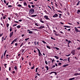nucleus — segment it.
<instances>
[{"label":"nucleus","mask_w":80,"mask_h":80,"mask_svg":"<svg viewBox=\"0 0 80 80\" xmlns=\"http://www.w3.org/2000/svg\"><path fill=\"white\" fill-rule=\"evenodd\" d=\"M34 12L35 10L33 8H31L29 10V15H32V14H33V13H34Z\"/></svg>","instance_id":"1"},{"label":"nucleus","mask_w":80,"mask_h":80,"mask_svg":"<svg viewBox=\"0 0 80 80\" xmlns=\"http://www.w3.org/2000/svg\"><path fill=\"white\" fill-rule=\"evenodd\" d=\"M52 17H53V18H55V17L57 18L58 17V15L57 13H55V14L53 16H52Z\"/></svg>","instance_id":"2"},{"label":"nucleus","mask_w":80,"mask_h":80,"mask_svg":"<svg viewBox=\"0 0 80 80\" xmlns=\"http://www.w3.org/2000/svg\"><path fill=\"white\" fill-rule=\"evenodd\" d=\"M48 17V16L47 15H45L44 16V18H45V19H46V20H50V19H49V18Z\"/></svg>","instance_id":"3"},{"label":"nucleus","mask_w":80,"mask_h":80,"mask_svg":"<svg viewBox=\"0 0 80 80\" xmlns=\"http://www.w3.org/2000/svg\"><path fill=\"white\" fill-rule=\"evenodd\" d=\"M13 32H10L9 34V37L11 38L12 36H13Z\"/></svg>","instance_id":"4"},{"label":"nucleus","mask_w":80,"mask_h":80,"mask_svg":"<svg viewBox=\"0 0 80 80\" xmlns=\"http://www.w3.org/2000/svg\"><path fill=\"white\" fill-rule=\"evenodd\" d=\"M74 28H75V31L76 32H80V30H78L77 27Z\"/></svg>","instance_id":"5"},{"label":"nucleus","mask_w":80,"mask_h":80,"mask_svg":"<svg viewBox=\"0 0 80 80\" xmlns=\"http://www.w3.org/2000/svg\"><path fill=\"white\" fill-rule=\"evenodd\" d=\"M27 32H28V33H30V34H32L33 33L32 31L30 30L29 29H28L27 30Z\"/></svg>","instance_id":"6"},{"label":"nucleus","mask_w":80,"mask_h":80,"mask_svg":"<svg viewBox=\"0 0 80 80\" xmlns=\"http://www.w3.org/2000/svg\"><path fill=\"white\" fill-rule=\"evenodd\" d=\"M54 34L56 36H60V34H59V33H58V32H54Z\"/></svg>","instance_id":"7"},{"label":"nucleus","mask_w":80,"mask_h":80,"mask_svg":"<svg viewBox=\"0 0 80 80\" xmlns=\"http://www.w3.org/2000/svg\"><path fill=\"white\" fill-rule=\"evenodd\" d=\"M44 28V26H41L39 28V30H42V28Z\"/></svg>","instance_id":"8"},{"label":"nucleus","mask_w":80,"mask_h":80,"mask_svg":"<svg viewBox=\"0 0 80 80\" xmlns=\"http://www.w3.org/2000/svg\"><path fill=\"white\" fill-rule=\"evenodd\" d=\"M7 50H6L4 53V56H3L4 58H5V55L6 53H7Z\"/></svg>","instance_id":"9"},{"label":"nucleus","mask_w":80,"mask_h":80,"mask_svg":"<svg viewBox=\"0 0 80 80\" xmlns=\"http://www.w3.org/2000/svg\"><path fill=\"white\" fill-rule=\"evenodd\" d=\"M38 16V15L36 14L35 15H32L31 16V17H37Z\"/></svg>","instance_id":"10"},{"label":"nucleus","mask_w":80,"mask_h":80,"mask_svg":"<svg viewBox=\"0 0 80 80\" xmlns=\"http://www.w3.org/2000/svg\"><path fill=\"white\" fill-rule=\"evenodd\" d=\"M23 5L24 6H26V7L27 6V4L26 2H23Z\"/></svg>","instance_id":"11"},{"label":"nucleus","mask_w":80,"mask_h":80,"mask_svg":"<svg viewBox=\"0 0 80 80\" xmlns=\"http://www.w3.org/2000/svg\"><path fill=\"white\" fill-rule=\"evenodd\" d=\"M40 21L42 23H44V22H43V20H42V18L40 19Z\"/></svg>","instance_id":"12"},{"label":"nucleus","mask_w":80,"mask_h":80,"mask_svg":"<svg viewBox=\"0 0 80 80\" xmlns=\"http://www.w3.org/2000/svg\"><path fill=\"white\" fill-rule=\"evenodd\" d=\"M53 48H55V49H56V50H59V48L57 47H53Z\"/></svg>","instance_id":"13"},{"label":"nucleus","mask_w":80,"mask_h":80,"mask_svg":"<svg viewBox=\"0 0 80 80\" xmlns=\"http://www.w3.org/2000/svg\"><path fill=\"white\" fill-rule=\"evenodd\" d=\"M68 66V64L64 65H63L62 66V67H64V68H65V67H67Z\"/></svg>","instance_id":"14"},{"label":"nucleus","mask_w":80,"mask_h":80,"mask_svg":"<svg viewBox=\"0 0 80 80\" xmlns=\"http://www.w3.org/2000/svg\"><path fill=\"white\" fill-rule=\"evenodd\" d=\"M58 14L59 15V18H61V17H62V14L60 13H58Z\"/></svg>","instance_id":"15"},{"label":"nucleus","mask_w":80,"mask_h":80,"mask_svg":"<svg viewBox=\"0 0 80 80\" xmlns=\"http://www.w3.org/2000/svg\"><path fill=\"white\" fill-rule=\"evenodd\" d=\"M14 69L16 71L17 70H18V68H17V66H15L14 67Z\"/></svg>","instance_id":"16"},{"label":"nucleus","mask_w":80,"mask_h":80,"mask_svg":"<svg viewBox=\"0 0 80 80\" xmlns=\"http://www.w3.org/2000/svg\"><path fill=\"white\" fill-rule=\"evenodd\" d=\"M64 27H66V28H71V27L68 26H64Z\"/></svg>","instance_id":"17"},{"label":"nucleus","mask_w":80,"mask_h":80,"mask_svg":"<svg viewBox=\"0 0 80 80\" xmlns=\"http://www.w3.org/2000/svg\"><path fill=\"white\" fill-rule=\"evenodd\" d=\"M47 47L48 48V49H51V48L50 46H48L47 45H46Z\"/></svg>","instance_id":"18"},{"label":"nucleus","mask_w":80,"mask_h":80,"mask_svg":"<svg viewBox=\"0 0 80 80\" xmlns=\"http://www.w3.org/2000/svg\"><path fill=\"white\" fill-rule=\"evenodd\" d=\"M38 53L39 56L41 57V55H42V53H41V52H39Z\"/></svg>","instance_id":"19"},{"label":"nucleus","mask_w":80,"mask_h":80,"mask_svg":"<svg viewBox=\"0 0 80 80\" xmlns=\"http://www.w3.org/2000/svg\"><path fill=\"white\" fill-rule=\"evenodd\" d=\"M79 13H80V10L78 9V12H77V13H78V14H79Z\"/></svg>","instance_id":"20"},{"label":"nucleus","mask_w":80,"mask_h":80,"mask_svg":"<svg viewBox=\"0 0 80 80\" xmlns=\"http://www.w3.org/2000/svg\"><path fill=\"white\" fill-rule=\"evenodd\" d=\"M42 42H43V43H44V44H47V43L46 42L43 40H42Z\"/></svg>","instance_id":"21"},{"label":"nucleus","mask_w":80,"mask_h":80,"mask_svg":"<svg viewBox=\"0 0 80 80\" xmlns=\"http://www.w3.org/2000/svg\"><path fill=\"white\" fill-rule=\"evenodd\" d=\"M17 6H18V7H21V8H22V5L20 4H18Z\"/></svg>","instance_id":"22"},{"label":"nucleus","mask_w":80,"mask_h":80,"mask_svg":"<svg viewBox=\"0 0 80 80\" xmlns=\"http://www.w3.org/2000/svg\"><path fill=\"white\" fill-rule=\"evenodd\" d=\"M74 79H75V78H69V80H74Z\"/></svg>","instance_id":"23"},{"label":"nucleus","mask_w":80,"mask_h":80,"mask_svg":"<svg viewBox=\"0 0 80 80\" xmlns=\"http://www.w3.org/2000/svg\"><path fill=\"white\" fill-rule=\"evenodd\" d=\"M71 53L73 55H74L75 54V52L74 51H72V52H71Z\"/></svg>","instance_id":"24"},{"label":"nucleus","mask_w":80,"mask_h":80,"mask_svg":"<svg viewBox=\"0 0 80 80\" xmlns=\"http://www.w3.org/2000/svg\"><path fill=\"white\" fill-rule=\"evenodd\" d=\"M57 63L58 65H60V66H61V65H62V63L61 62H58Z\"/></svg>","instance_id":"25"},{"label":"nucleus","mask_w":80,"mask_h":80,"mask_svg":"<svg viewBox=\"0 0 80 80\" xmlns=\"http://www.w3.org/2000/svg\"><path fill=\"white\" fill-rule=\"evenodd\" d=\"M54 57H55V58H56V59H58V58H59V57H58L56 56H55Z\"/></svg>","instance_id":"26"},{"label":"nucleus","mask_w":80,"mask_h":80,"mask_svg":"<svg viewBox=\"0 0 80 80\" xmlns=\"http://www.w3.org/2000/svg\"><path fill=\"white\" fill-rule=\"evenodd\" d=\"M17 28H20L21 27V26L20 25H18L17 26Z\"/></svg>","instance_id":"27"},{"label":"nucleus","mask_w":80,"mask_h":80,"mask_svg":"<svg viewBox=\"0 0 80 80\" xmlns=\"http://www.w3.org/2000/svg\"><path fill=\"white\" fill-rule=\"evenodd\" d=\"M34 43L35 45H37V41L34 42Z\"/></svg>","instance_id":"28"},{"label":"nucleus","mask_w":80,"mask_h":80,"mask_svg":"<svg viewBox=\"0 0 80 80\" xmlns=\"http://www.w3.org/2000/svg\"><path fill=\"white\" fill-rule=\"evenodd\" d=\"M37 77H38V76H36L34 80H37Z\"/></svg>","instance_id":"29"},{"label":"nucleus","mask_w":80,"mask_h":80,"mask_svg":"<svg viewBox=\"0 0 80 80\" xmlns=\"http://www.w3.org/2000/svg\"><path fill=\"white\" fill-rule=\"evenodd\" d=\"M37 48L38 50V53L40 52V49H38V48Z\"/></svg>","instance_id":"30"},{"label":"nucleus","mask_w":80,"mask_h":80,"mask_svg":"<svg viewBox=\"0 0 80 80\" xmlns=\"http://www.w3.org/2000/svg\"><path fill=\"white\" fill-rule=\"evenodd\" d=\"M35 25H36V26H38V25L37 24V22H35Z\"/></svg>","instance_id":"31"},{"label":"nucleus","mask_w":80,"mask_h":80,"mask_svg":"<svg viewBox=\"0 0 80 80\" xmlns=\"http://www.w3.org/2000/svg\"><path fill=\"white\" fill-rule=\"evenodd\" d=\"M45 68H47V70H48V66H46Z\"/></svg>","instance_id":"32"},{"label":"nucleus","mask_w":80,"mask_h":80,"mask_svg":"<svg viewBox=\"0 0 80 80\" xmlns=\"http://www.w3.org/2000/svg\"><path fill=\"white\" fill-rule=\"evenodd\" d=\"M17 38H16L14 40H13V41H14V42H17Z\"/></svg>","instance_id":"33"},{"label":"nucleus","mask_w":80,"mask_h":80,"mask_svg":"<svg viewBox=\"0 0 80 80\" xmlns=\"http://www.w3.org/2000/svg\"><path fill=\"white\" fill-rule=\"evenodd\" d=\"M4 38V37H2V42H3Z\"/></svg>","instance_id":"34"},{"label":"nucleus","mask_w":80,"mask_h":80,"mask_svg":"<svg viewBox=\"0 0 80 80\" xmlns=\"http://www.w3.org/2000/svg\"><path fill=\"white\" fill-rule=\"evenodd\" d=\"M7 64H4V66L5 68H7Z\"/></svg>","instance_id":"35"},{"label":"nucleus","mask_w":80,"mask_h":80,"mask_svg":"<svg viewBox=\"0 0 80 80\" xmlns=\"http://www.w3.org/2000/svg\"><path fill=\"white\" fill-rule=\"evenodd\" d=\"M59 32L60 33H61V34H64V33L62 31H59Z\"/></svg>","instance_id":"36"},{"label":"nucleus","mask_w":80,"mask_h":80,"mask_svg":"<svg viewBox=\"0 0 80 80\" xmlns=\"http://www.w3.org/2000/svg\"><path fill=\"white\" fill-rule=\"evenodd\" d=\"M12 31V28H10V32H11Z\"/></svg>","instance_id":"37"},{"label":"nucleus","mask_w":80,"mask_h":80,"mask_svg":"<svg viewBox=\"0 0 80 80\" xmlns=\"http://www.w3.org/2000/svg\"><path fill=\"white\" fill-rule=\"evenodd\" d=\"M34 68H35V66L34 65L33 67H32V68H31L32 70H33V69H34Z\"/></svg>","instance_id":"38"},{"label":"nucleus","mask_w":80,"mask_h":80,"mask_svg":"<svg viewBox=\"0 0 80 80\" xmlns=\"http://www.w3.org/2000/svg\"><path fill=\"white\" fill-rule=\"evenodd\" d=\"M7 27L8 28V26H9V24H8V23L7 24Z\"/></svg>","instance_id":"39"},{"label":"nucleus","mask_w":80,"mask_h":80,"mask_svg":"<svg viewBox=\"0 0 80 80\" xmlns=\"http://www.w3.org/2000/svg\"><path fill=\"white\" fill-rule=\"evenodd\" d=\"M57 12H59V13H62V11H61L57 10Z\"/></svg>","instance_id":"40"},{"label":"nucleus","mask_w":80,"mask_h":80,"mask_svg":"<svg viewBox=\"0 0 80 80\" xmlns=\"http://www.w3.org/2000/svg\"><path fill=\"white\" fill-rule=\"evenodd\" d=\"M35 5H31V6L32 8H34L35 7Z\"/></svg>","instance_id":"41"},{"label":"nucleus","mask_w":80,"mask_h":80,"mask_svg":"<svg viewBox=\"0 0 80 80\" xmlns=\"http://www.w3.org/2000/svg\"><path fill=\"white\" fill-rule=\"evenodd\" d=\"M80 1H79L78 3H77V4L76 5L77 6H78V5H79V3H80Z\"/></svg>","instance_id":"42"},{"label":"nucleus","mask_w":80,"mask_h":80,"mask_svg":"<svg viewBox=\"0 0 80 80\" xmlns=\"http://www.w3.org/2000/svg\"><path fill=\"white\" fill-rule=\"evenodd\" d=\"M29 38H27L25 39V41H27V40H29Z\"/></svg>","instance_id":"43"},{"label":"nucleus","mask_w":80,"mask_h":80,"mask_svg":"<svg viewBox=\"0 0 80 80\" xmlns=\"http://www.w3.org/2000/svg\"><path fill=\"white\" fill-rule=\"evenodd\" d=\"M3 2H4V3H5L6 4H7V2L5 0H4Z\"/></svg>","instance_id":"44"},{"label":"nucleus","mask_w":80,"mask_h":80,"mask_svg":"<svg viewBox=\"0 0 80 80\" xmlns=\"http://www.w3.org/2000/svg\"><path fill=\"white\" fill-rule=\"evenodd\" d=\"M8 7H12V6L11 5H9L8 6Z\"/></svg>","instance_id":"45"},{"label":"nucleus","mask_w":80,"mask_h":80,"mask_svg":"<svg viewBox=\"0 0 80 80\" xmlns=\"http://www.w3.org/2000/svg\"><path fill=\"white\" fill-rule=\"evenodd\" d=\"M68 61H69V62H70V57H68Z\"/></svg>","instance_id":"46"},{"label":"nucleus","mask_w":80,"mask_h":80,"mask_svg":"<svg viewBox=\"0 0 80 80\" xmlns=\"http://www.w3.org/2000/svg\"><path fill=\"white\" fill-rule=\"evenodd\" d=\"M9 71H11V67H9Z\"/></svg>","instance_id":"47"},{"label":"nucleus","mask_w":80,"mask_h":80,"mask_svg":"<svg viewBox=\"0 0 80 80\" xmlns=\"http://www.w3.org/2000/svg\"><path fill=\"white\" fill-rule=\"evenodd\" d=\"M28 7L30 8H31V6L30 5H28Z\"/></svg>","instance_id":"48"},{"label":"nucleus","mask_w":80,"mask_h":80,"mask_svg":"<svg viewBox=\"0 0 80 80\" xmlns=\"http://www.w3.org/2000/svg\"><path fill=\"white\" fill-rule=\"evenodd\" d=\"M45 63H46V65H48V63H47V61H45Z\"/></svg>","instance_id":"49"},{"label":"nucleus","mask_w":80,"mask_h":80,"mask_svg":"<svg viewBox=\"0 0 80 80\" xmlns=\"http://www.w3.org/2000/svg\"><path fill=\"white\" fill-rule=\"evenodd\" d=\"M3 19H4V20H5V19H6V17H5V16H3Z\"/></svg>","instance_id":"50"},{"label":"nucleus","mask_w":80,"mask_h":80,"mask_svg":"<svg viewBox=\"0 0 80 80\" xmlns=\"http://www.w3.org/2000/svg\"><path fill=\"white\" fill-rule=\"evenodd\" d=\"M23 44H24L23 43H22L20 46V47H22V45H23Z\"/></svg>","instance_id":"51"},{"label":"nucleus","mask_w":80,"mask_h":80,"mask_svg":"<svg viewBox=\"0 0 80 80\" xmlns=\"http://www.w3.org/2000/svg\"><path fill=\"white\" fill-rule=\"evenodd\" d=\"M59 4L61 6V7H62V6H63V5H62V3H61V2H60Z\"/></svg>","instance_id":"52"},{"label":"nucleus","mask_w":80,"mask_h":80,"mask_svg":"<svg viewBox=\"0 0 80 80\" xmlns=\"http://www.w3.org/2000/svg\"><path fill=\"white\" fill-rule=\"evenodd\" d=\"M17 24H14L13 26V27H15V26H17Z\"/></svg>","instance_id":"53"},{"label":"nucleus","mask_w":80,"mask_h":80,"mask_svg":"<svg viewBox=\"0 0 80 80\" xmlns=\"http://www.w3.org/2000/svg\"><path fill=\"white\" fill-rule=\"evenodd\" d=\"M13 43H15V42H14V41H13L11 43V45L13 44Z\"/></svg>","instance_id":"54"},{"label":"nucleus","mask_w":80,"mask_h":80,"mask_svg":"<svg viewBox=\"0 0 80 80\" xmlns=\"http://www.w3.org/2000/svg\"><path fill=\"white\" fill-rule=\"evenodd\" d=\"M22 53H23V52H24V51H25V49H22Z\"/></svg>","instance_id":"55"},{"label":"nucleus","mask_w":80,"mask_h":80,"mask_svg":"<svg viewBox=\"0 0 80 80\" xmlns=\"http://www.w3.org/2000/svg\"><path fill=\"white\" fill-rule=\"evenodd\" d=\"M54 67H55V65H53L52 67V68H54Z\"/></svg>","instance_id":"56"},{"label":"nucleus","mask_w":80,"mask_h":80,"mask_svg":"<svg viewBox=\"0 0 80 80\" xmlns=\"http://www.w3.org/2000/svg\"><path fill=\"white\" fill-rule=\"evenodd\" d=\"M53 73H55V75H57V72H53Z\"/></svg>","instance_id":"57"},{"label":"nucleus","mask_w":80,"mask_h":80,"mask_svg":"<svg viewBox=\"0 0 80 80\" xmlns=\"http://www.w3.org/2000/svg\"><path fill=\"white\" fill-rule=\"evenodd\" d=\"M55 62V60L53 59L52 60V63H53V62Z\"/></svg>","instance_id":"58"},{"label":"nucleus","mask_w":80,"mask_h":80,"mask_svg":"<svg viewBox=\"0 0 80 80\" xmlns=\"http://www.w3.org/2000/svg\"><path fill=\"white\" fill-rule=\"evenodd\" d=\"M3 54H2L1 56V59H2L3 58Z\"/></svg>","instance_id":"59"},{"label":"nucleus","mask_w":80,"mask_h":80,"mask_svg":"<svg viewBox=\"0 0 80 80\" xmlns=\"http://www.w3.org/2000/svg\"><path fill=\"white\" fill-rule=\"evenodd\" d=\"M52 73H53V72H52L49 73V75H51Z\"/></svg>","instance_id":"60"},{"label":"nucleus","mask_w":80,"mask_h":80,"mask_svg":"<svg viewBox=\"0 0 80 80\" xmlns=\"http://www.w3.org/2000/svg\"><path fill=\"white\" fill-rule=\"evenodd\" d=\"M67 14L68 15H70V12H67Z\"/></svg>","instance_id":"61"},{"label":"nucleus","mask_w":80,"mask_h":80,"mask_svg":"<svg viewBox=\"0 0 80 80\" xmlns=\"http://www.w3.org/2000/svg\"><path fill=\"white\" fill-rule=\"evenodd\" d=\"M15 46H17L18 45V43H15Z\"/></svg>","instance_id":"62"},{"label":"nucleus","mask_w":80,"mask_h":80,"mask_svg":"<svg viewBox=\"0 0 80 80\" xmlns=\"http://www.w3.org/2000/svg\"><path fill=\"white\" fill-rule=\"evenodd\" d=\"M3 33H2L1 34H0V37H2V36L3 35Z\"/></svg>","instance_id":"63"},{"label":"nucleus","mask_w":80,"mask_h":80,"mask_svg":"<svg viewBox=\"0 0 80 80\" xmlns=\"http://www.w3.org/2000/svg\"><path fill=\"white\" fill-rule=\"evenodd\" d=\"M67 42L66 41H65V42H64V43H65V44H67Z\"/></svg>","instance_id":"64"}]
</instances>
